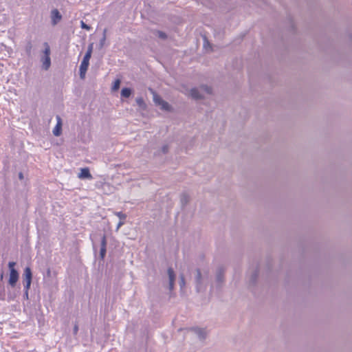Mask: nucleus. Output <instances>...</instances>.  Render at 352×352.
<instances>
[{
  "instance_id": "obj_20",
  "label": "nucleus",
  "mask_w": 352,
  "mask_h": 352,
  "mask_svg": "<svg viewBox=\"0 0 352 352\" xmlns=\"http://www.w3.org/2000/svg\"><path fill=\"white\" fill-rule=\"evenodd\" d=\"M135 101H136V103L137 104L142 108V109H144L146 107V104H145V102L144 101V99L142 98V97H139V98H137L135 99Z\"/></svg>"
},
{
  "instance_id": "obj_33",
  "label": "nucleus",
  "mask_w": 352,
  "mask_h": 352,
  "mask_svg": "<svg viewBox=\"0 0 352 352\" xmlns=\"http://www.w3.org/2000/svg\"><path fill=\"white\" fill-rule=\"evenodd\" d=\"M19 177L21 179H22L23 178V173H20L19 175Z\"/></svg>"
},
{
  "instance_id": "obj_5",
  "label": "nucleus",
  "mask_w": 352,
  "mask_h": 352,
  "mask_svg": "<svg viewBox=\"0 0 352 352\" xmlns=\"http://www.w3.org/2000/svg\"><path fill=\"white\" fill-rule=\"evenodd\" d=\"M188 331L195 333L200 340H205L208 334L206 329L197 327H192L189 329Z\"/></svg>"
},
{
  "instance_id": "obj_32",
  "label": "nucleus",
  "mask_w": 352,
  "mask_h": 352,
  "mask_svg": "<svg viewBox=\"0 0 352 352\" xmlns=\"http://www.w3.org/2000/svg\"><path fill=\"white\" fill-rule=\"evenodd\" d=\"M256 276H257V272H256L254 275H253V277H252V279L254 280L256 278Z\"/></svg>"
},
{
  "instance_id": "obj_24",
  "label": "nucleus",
  "mask_w": 352,
  "mask_h": 352,
  "mask_svg": "<svg viewBox=\"0 0 352 352\" xmlns=\"http://www.w3.org/2000/svg\"><path fill=\"white\" fill-rule=\"evenodd\" d=\"M93 47H94V43H90L88 46L87 52L85 54H88L89 56H91L92 52H93Z\"/></svg>"
},
{
  "instance_id": "obj_27",
  "label": "nucleus",
  "mask_w": 352,
  "mask_h": 352,
  "mask_svg": "<svg viewBox=\"0 0 352 352\" xmlns=\"http://www.w3.org/2000/svg\"><path fill=\"white\" fill-rule=\"evenodd\" d=\"M81 28L82 29H85V30H89L91 29L90 26H89L88 25L85 24L83 21H81Z\"/></svg>"
},
{
  "instance_id": "obj_16",
  "label": "nucleus",
  "mask_w": 352,
  "mask_h": 352,
  "mask_svg": "<svg viewBox=\"0 0 352 352\" xmlns=\"http://www.w3.org/2000/svg\"><path fill=\"white\" fill-rule=\"evenodd\" d=\"M201 272H202V277H203L204 286L206 287L208 280L209 271L208 269H203V270H201Z\"/></svg>"
},
{
  "instance_id": "obj_34",
  "label": "nucleus",
  "mask_w": 352,
  "mask_h": 352,
  "mask_svg": "<svg viewBox=\"0 0 352 352\" xmlns=\"http://www.w3.org/2000/svg\"><path fill=\"white\" fill-rule=\"evenodd\" d=\"M47 275L50 276V270H47Z\"/></svg>"
},
{
  "instance_id": "obj_3",
  "label": "nucleus",
  "mask_w": 352,
  "mask_h": 352,
  "mask_svg": "<svg viewBox=\"0 0 352 352\" xmlns=\"http://www.w3.org/2000/svg\"><path fill=\"white\" fill-rule=\"evenodd\" d=\"M23 284L24 289L25 290V294L28 295V289L30 287L31 282H32V272L30 267H26L24 270L23 273Z\"/></svg>"
},
{
  "instance_id": "obj_8",
  "label": "nucleus",
  "mask_w": 352,
  "mask_h": 352,
  "mask_svg": "<svg viewBox=\"0 0 352 352\" xmlns=\"http://www.w3.org/2000/svg\"><path fill=\"white\" fill-rule=\"evenodd\" d=\"M57 123L54 128L52 133L55 136H59L62 131V120L59 116H56Z\"/></svg>"
},
{
  "instance_id": "obj_23",
  "label": "nucleus",
  "mask_w": 352,
  "mask_h": 352,
  "mask_svg": "<svg viewBox=\"0 0 352 352\" xmlns=\"http://www.w3.org/2000/svg\"><path fill=\"white\" fill-rule=\"evenodd\" d=\"M115 214L120 219V221H124L126 218V215L122 212H116Z\"/></svg>"
},
{
  "instance_id": "obj_14",
  "label": "nucleus",
  "mask_w": 352,
  "mask_h": 352,
  "mask_svg": "<svg viewBox=\"0 0 352 352\" xmlns=\"http://www.w3.org/2000/svg\"><path fill=\"white\" fill-rule=\"evenodd\" d=\"M223 274L224 269L222 267H219L216 274V279L218 283H222L223 281Z\"/></svg>"
},
{
  "instance_id": "obj_28",
  "label": "nucleus",
  "mask_w": 352,
  "mask_h": 352,
  "mask_svg": "<svg viewBox=\"0 0 352 352\" xmlns=\"http://www.w3.org/2000/svg\"><path fill=\"white\" fill-rule=\"evenodd\" d=\"M78 331V325L77 323L74 324V329H73V333L74 335H76Z\"/></svg>"
},
{
  "instance_id": "obj_6",
  "label": "nucleus",
  "mask_w": 352,
  "mask_h": 352,
  "mask_svg": "<svg viewBox=\"0 0 352 352\" xmlns=\"http://www.w3.org/2000/svg\"><path fill=\"white\" fill-rule=\"evenodd\" d=\"M62 19V14L57 9H53L50 12V21L52 26L56 25Z\"/></svg>"
},
{
  "instance_id": "obj_13",
  "label": "nucleus",
  "mask_w": 352,
  "mask_h": 352,
  "mask_svg": "<svg viewBox=\"0 0 352 352\" xmlns=\"http://www.w3.org/2000/svg\"><path fill=\"white\" fill-rule=\"evenodd\" d=\"M152 33L162 40H166L168 38L165 32L158 30H153Z\"/></svg>"
},
{
  "instance_id": "obj_30",
  "label": "nucleus",
  "mask_w": 352,
  "mask_h": 352,
  "mask_svg": "<svg viewBox=\"0 0 352 352\" xmlns=\"http://www.w3.org/2000/svg\"><path fill=\"white\" fill-rule=\"evenodd\" d=\"M124 224V221H120L118 222V225H117V228H116V230H118L120 229V228L121 226H122Z\"/></svg>"
},
{
  "instance_id": "obj_22",
  "label": "nucleus",
  "mask_w": 352,
  "mask_h": 352,
  "mask_svg": "<svg viewBox=\"0 0 352 352\" xmlns=\"http://www.w3.org/2000/svg\"><path fill=\"white\" fill-rule=\"evenodd\" d=\"M200 89L204 92H206L208 94H212V89L211 87L207 86V85H202L200 87Z\"/></svg>"
},
{
  "instance_id": "obj_12",
  "label": "nucleus",
  "mask_w": 352,
  "mask_h": 352,
  "mask_svg": "<svg viewBox=\"0 0 352 352\" xmlns=\"http://www.w3.org/2000/svg\"><path fill=\"white\" fill-rule=\"evenodd\" d=\"M50 52V46L45 43V70H47L51 65Z\"/></svg>"
},
{
  "instance_id": "obj_1",
  "label": "nucleus",
  "mask_w": 352,
  "mask_h": 352,
  "mask_svg": "<svg viewBox=\"0 0 352 352\" xmlns=\"http://www.w3.org/2000/svg\"><path fill=\"white\" fill-rule=\"evenodd\" d=\"M16 263L10 261L8 263V267L10 270V276L8 283L12 287H14L19 280V273L15 269Z\"/></svg>"
},
{
  "instance_id": "obj_25",
  "label": "nucleus",
  "mask_w": 352,
  "mask_h": 352,
  "mask_svg": "<svg viewBox=\"0 0 352 352\" xmlns=\"http://www.w3.org/2000/svg\"><path fill=\"white\" fill-rule=\"evenodd\" d=\"M120 80L119 79L116 80L114 82V84L113 85L112 89L113 91H116V90L118 89L119 87H120Z\"/></svg>"
},
{
  "instance_id": "obj_9",
  "label": "nucleus",
  "mask_w": 352,
  "mask_h": 352,
  "mask_svg": "<svg viewBox=\"0 0 352 352\" xmlns=\"http://www.w3.org/2000/svg\"><path fill=\"white\" fill-rule=\"evenodd\" d=\"M168 279H169V285L168 288L171 291L174 288V283L175 280V274L173 271V270L171 267H169L168 269Z\"/></svg>"
},
{
  "instance_id": "obj_15",
  "label": "nucleus",
  "mask_w": 352,
  "mask_h": 352,
  "mask_svg": "<svg viewBox=\"0 0 352 352\" xmlns=\"http://www.w3.org/2000/svg\"><path fill=\"white\" fill-rule=\"evenodd\" d=\"M180 201L183 206H185L186 205H187L188 204V202L190 201L189 195L186 192L182 193L180 197Z\"/></svg>"
},
{
  "instance_id": "obj_31",
  "label": "nucleus",
  "mask_w": 352,
  "mask_h": 352,
  "mask_svg": "<svg viewBox=\"0 0 352 352\" xmlns=\"http://www.w3.org/2000/svg\"><path fill=\"white\" fill-rule=\"evenodd\" d=\"M52 283L55 286V287L56 288V285H57V280L56 279H53L52 281Z\"/></svg>"
},
{
  "instance_id": "obj_26",
  "label": "nucleus",
  "mask_w": 352,
  "mask_h": 352,
  "mask_svg": "<svg viewBox=\"0 0 352 352\" xmlns=\"http://www.w3.org/2000/svg\"><path fill=\"white\" fill-rule=\"evenodd\" d=\"M185 278L183 274H181L179 276V285L181 288H183L185 286Z\"/></svg>"
},
{
  "instance_id": "obj_11",
  "label": "nucleus",
  "mask_w": 352,
  "mask_h": 352,
  "mask_svg": "<svg viewBox=\"0 0 352 352\" xmlns=\"http://www.w3.org/2000/svg\"><path fill=\"white\" fill-rule=\"evenodd\" d=\"M78 177L80 179H92V175H91L88 168H81Z\"/></svg>"
},
{
  "instance_id": "obj_4",
  "label": "nucleus",
  "mask_w": 352,
  "mask_h": 352,
  "mask_svg": "<svg viewBox=\"0 0 352 352\" xmlns=\"http://www.w3.org/2000/svg\"><path fill=\"white\" fill-rule=\"evenodd\" d=\"M195 283H196V289L198 292L202 291L205 289L203 277H202V272L200 269H197L195 271Z\"/></svg>"
},
{
  "instance_id": "obj_19",
  "label": "nucleus",
  "mask_w": 352,
  "mask_h": 352,
  "mask_svg": "<svg viewBox=\"0 0 352 352\" xmlns=\"http://www.w3.org/2000/svg\"><path fill=\"white\" fill-rule=\"evenodd\" d=\"M106 33H107V30L104 29L103 31V36L99 43V48L100 49H102L104 45L105 41H106Z\"/></svg>"
},
{
  "instance_id": "obj_29",
  "label": "nucleus",
  "mask_w": 352,
  "mask_h": 352,
  "mask_svg": "<svg viewBox=\"0 0 352 352\" xmlns=\"http://www.w3.org/2000/svg\"><path fill=\"white\" fill-rule=\"evenodd\" d=\"M162 151L163 153H166L168 151V145L163 146L162 148Z\"/></svg>"
},
{
  "instance_id": "obj_21",
  "label": "nucleus",
  "mask_w": 352,
  "mask_h": 352,
  "mask_svg": "<svg viewBox=\"0 0 352 352\" xmlns=\"http://www.w3.org/2000/svg\"><path fill=\"white\" fill-rule=\"evenodd\" d=\"M160 105L163 110L169 111L170 109V104L164 100Z\"/></svg>"
},
{
  "instance_id": "obj_2",
  "label": "nucleus",
  "mask_w": 352,
  "mask_h": 352,
  "mask_svg": "<svg viewBox=\"0 0 352 352\" xmlns=\"http://www.w3.org/2000/svg\"><path fill=\"white\" fill-rule=\"evenodd\" d=\"M91 57V56H89L88 54H85L84 58L80 63L79 71L80 78L81 79H84L85 78V74L89 65V60Z\"/></svg>"
},
{
  "instance_id": "obj_17",
  "label": "nucleus",
  "mask_w": 352,
  "mask_h": 352,
  "mask_svg": "<svg viewBox=\"0 0 352 352\" xmlns=\"http://www.w3.org/2000/svg\"><path fill=\"white\" fill-rule=\"evenodd\" d=\"M132 93V91L130 88L125 87L123 88L121 91V96L124 98H129Z\"/></svg>"
},
{
  "instance_id": "obj_10",
  "label": "nucleus",
  "mask_w": 352,
  "mask_h": 352,
  "mask_svg": "<svg viewBox=\"0 0 352 352\" xmlns=\"http://www.w3.org/2000/svg\"><path fill=\"white\" fill-rule=\"evenodd\" d=\"M189 95L195 100H201L204 98L203 94L201 93L200 90L197 88H192L189 91Z\"/></svg>"
},
{
  "instance_id": "obj_18",
  "label": "nucleus",
  "mask_w": 352,
  "mask_h": 352,
  "mask_svg": "<svg viewBox=\"0 0 352 352\" xmlns=\"http://www.w3.org/2000/svg\"><path fill=\"white\" fill-rule=\"evenodd\" d=\"M153 101H154V102L157 105H160L163 102L164 100L159 95H157L156 93L153 91Z\"/></svg>"
},
{
  "instance_id": "obj_7",
  "label": "nucleus",
  "mask_w": 352,
  "mask_h": 352,
  "mask_svg": "<svg viewBox=\"0 0 352 352\" xmlns=\"http://www.w3.org/2000/svg\"><path fill=\"white\" fill-rule=\"evenodd\" d=\"M107 242L106 236L104 234L101 239L100 250V254H99L101 260H104V258L105 257L106 252H107Z\"/></svg>"
}]
</instances>
